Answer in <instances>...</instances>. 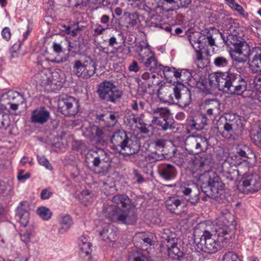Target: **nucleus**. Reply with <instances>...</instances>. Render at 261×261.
Masks as SVG:
<instances>
[{"label": "nucleus", "instance_id": "nucleus-1", "mask_svg": "<svg viewBox=\"0 0 261 261\" xmlns=\"http://www.w3.org/2000/svg\"><path fill=\"white\" fill-rule=\"evenodd\" d=\"M228 219L233 220L232 215L229 213H222L219 220L217 222L215 233L210 230L204 229L200 230L202 234L200 237V226L197 227L194 231V242L198 245L203 252L212 254L216 252L221 248V243L227 242L234 237L233 230H231L230 225L232 221Z\"/></svg>", "mask_w": 261, "mask_h": 261}, {"label": "nucleus", "instance_id": "nucleus-2", "mask_svg": "<svg viewBox=\"0 0 261 261\" xmlns=\"http://www.w3.org/2000/svg\"><path fill=\"white\" fill-rule=\"evenodd\" d=\"M208 80L211 88L231 95H241L246 88V82L242 76L230 71L211 73Z\"/></svg>", "mask_w": 261, "mask_h": 261}, {"label": "nucleus", "instance_id": "nucleus-3", "mask_svg": "<svg viewBox=\"0 0 261 261\" xmlns=\"http://www.w3.org/2000/svg\"><path fill=\"white\" fill-rule=\"evenodd\" d=\"M199 181L201 184L202 191L212 199V202L220 203L225 184L219 176L212 170L205 171L199 175Z\"/></svg>", "mask_w": 261, "mask_h": 261}, {"label": "nucleus", "instance_id": "nucleus-4", "mask_svg": "<svg viewBox=\"0 0 261 261\" xmlns=\"http://www.w3.org/2000/svg\"><path fill=\"white\" fill-rule=\"evenodd\" d=\"M241 127L242 124L239 117L234 113L226 114L224 117H221L214 125L217 133L226 139L233 138Z\"/></svg>", "mask_w": 261, "mask_h": 261}, {"label": "nucleus", "instance_id": "nucleus-5", "mask_svg": "<svg viewBox=\"0 0 261 261\" xmlns=\"http://www.w3.org/2000/svg\"><path fill=\"white\" fill-rule=\"evenodd\" d=\"M236 155L227 156L221 166V173L227 180L233 181L238 179L239 176H242L243 172L241 171L242 166L239 165L240 162L237 161Z\"/></svg>", "mask_w": 261, "mask_h": 261}, {"label": "nucleus", "instance_id": "nucleus-6", "mask_svg": "<svg viewBox=\"0 0 261 261\" xmlns=\"http://www.w3.org/2000/svg\"><path fill=\"white\" fill-rule=\"evenodd\" d=\"M232 45L231 47L230 56L234 64L244 63L250 55V48L249 44L242 38L238 40H233L229 43Z\"/></svg>", "mask_w": 261, "mask_h": 261}, {"label": "nucleus", "instance_id": "nucleus-7", "mask_svg": "<svg viewBox=\"0 0 261 261\" xmlns=\"http://www.w3.org/2000/svg\"><path fill=\"white\" fill-rule=\"evenodd\" d=\"M96 70L95 62L88 57L85 60L75 61L73 65V72L79 77L88 79L93 76Z\"/></svg>", "mask_w": 261, "mask_h": 261}, {"label": "nucleus", "instance_id": "nucleus-8", "mask_svg": "<svg viewBox=\"0 0 261 261\" xmlns=\"http://www.w3.org/2000/svg\"><path fill=\"white\" fill-rule=\"evenodd\" d=\"M238 185V190L245 194L257 192L261 189V178L257 174H242Z\"/></svg>", "mask_w": 261, "mask_h": 261}, {"label": "nucleus", "instance_id": "nucleus-9", "mask_svg": "<svg viewBox=\"0 0 261 261\" xmlns=\"http://www.w3.org/2000/svg\"><path fill=\"white\" fill-rule=\"evenodd\" d=\"M152 121L161 126L164 130L174 128V121L171 118L169 110L166 108H157L151 111Z\"/></svg>", "mask_w": 261, "mask_h": 261}, {"label": "nucleus", "instance_id": "nucleus-10", "mask_svg": "<svg viewBox=\"0 0 261 261\" xmlns=\"http://www.w3.org/2000/svg\"><path fill=\"white\" fill-rule=\"evenodd\" d=\"M97 92L101 99L113 102L121 96V92L112 82L107 81L99 84Z\"/></svg>", "mask_w": 261, "mask_h": 261}, {"label": "nucleus", "instance_id": "nucleus-11", "mask_svg": "<svg viewBox=\"0 0 261 261\" xmlns=\"http://www.w3.org/2000/svg\"><path fill=\"white\" fill-rule=\"evenodd\" d=\"M140 111L139 114L132 113L133 122H132V135L135 138L140 139L141 138L142 134H146L148 130L146 127V124L144 122V116L143 115V109L144 103L143 101H140Z\"/></svg>", "mask_w": 261, "mask_h": 261}, {"label": "nucleus", "instance_id": "nucleus-12", "mask_svg": "<svg viewBox=\"0 0 261 261\" xmlns=\"http://www.w3.org/2000/svg\"><path fill=\"white\" fill-rule=\"evenodd\" d=\"M206 138L198 136H190L185 141V149L190 154H198L205 151L208 147Z\"/></svg>", "mask_w": 261, "mask_h": 261}, {"label": "nucleus", "instance_id": "nucleus-13", "mask_svg": "<svg viewBox=\"0 0 261 261\" xmlns=\"http://www.w3.org/2000/svg\"><path fill=\"white\" fill-rule=\"evenodd\" d=\"M92 158L94 166L99 167L103 171L107 170L110 168L111 159L103 149L97 148L96 150L89 151L86 159L90 160Z\"/></svg>", "mask_w": 261, "mask_h": 261}, {"label": "nucleus", "instance_id": "nucleus-14", "mask_svg": "<svg viewBox=\"0 0 261 261\" xmlns=\"http://www.w3.org/2000/svg\"><path fill=\"white\" fill-rule=\"evenodd\" d=\"M102 212L106 217L112 221L126 224L128 212L125 210H121L116 205L107 203L103 204Z\"/></svg>", "mask_w": 261, "mask_h": 261}, {"label": "nucleus", "instance_id": "nucleus-15", "mask_svg": "<svg viewBox=\"0 0 261 261\" xmlns=\"http://www.w3.org/2000/svg\"><path fill=\"white\" fill-rule=\"evenodd\" d=\"M133 48L134 51L139 57V60L144 63L145 66L149 67L151 71H154L158 61L150 49L148 47H143L141 45H136Z\"/></svg>", "mask_w": 261, "mask_h": 261}, {"label": "nucleus", "instance_id": "nucleus-16", "mask_svg": "<svg viewBox=\"0 0 261 261\" xmlns=\"http://www.w3.org/2000/svg\"><path fill=\"white\" fill-rule=\"evenodd\" d=\"M79 100L71 96H66L58 101V109L65 116L75 115L79 112Z\"/></svg>", "mask_w": 261, "mask_h": 261}, {"label": "nucleus", "instance_id": "nucleus-17", "mask_svg": "<svg viewBox=\"0 0 261 261\" xmlns=\"http://www.w3.org/2000/svg\"><path fill=\"white\" fill-rule=\"evenodd\" d=\"M216 31L214 29L208 30L206 35H202L198 32L192 33L189 37V41L194 49H201L204 47L203 40H206L208 44L213 46L215 45L213 33Z\"/></svg>", "mask_w": 261, "mask_h": 261}, {"label": "nucleus", "instance_id": "nucleus-18", "mask_svg": "<svg viewBox=\"0 0 261 261\" xmlns=\"http://www.w3.org/2000/svg\"><path fill=\"white\" fill-rule=\"evenodd\" d=\"M25 102V99L22 95L19 92L10 91L3 94L0 97V103L2 105H9L10 109L16 111L18 106Z\"/></svg>", "mask_w": 261, "mask_h": 261}, {"label": "nucleus", "instance_id": "nucleus-19", "mask_svg": "<svg viewBox=\"0 0 261 261\" xmlns=\"http://www.w3.org/2000/svg\"><path fill=\"white\" fill-rule=\"evenodd\" d=\"M174 103L178 105L181 107H186L191 103V94L190 90L183 84H178L175 86Z\"/></svg>", "mask_w": 261, "mask_h": 261}, {"label": "nucleus", "instance_id": "nucleus-20", "mask_svg": "<svg viewBox=\"0 0 261 261\" xmlns=\"http://www.w3.org/2000/svg\"><path fill=\"white\" fill-rule=\"evenodd\" d=\"M156 75L154 74H152L151 79L152 81H148L145 82H141V80L139 77L136 78V81L138 84V92L139 94H143L144 93H148L152 94L155 91H158L159 89L158 86L160 83V80H155Z\"/></svg>", "mask_w": 261, "mask_h": 261}, {"label": "nucleus", "instance_id": "nucleus-21", "mask_svg": "<svg viewBox=\"0 0 261 261\" xmlns=\"http://www.w3.org/2000/svg\"><path fill=\"white\" fill-rule=\"evenodd\" d=\"M180 191L184 194L185 198L192 204H195L199 201L200 192L195 184L181 185Z\"/></svg>", "mask_w": 261, "mask_h": 261}, {"label": "nucleus", "instance_id": "nucleus-22", "mask_svg": "<svg viewBox=\"0 0 261 261\" xmlns=\"http://www.w3.org/2000/svg\"><path fill=\"white\" fill-rule=\"evenodd\" d=\"M128 140L125 132L123 130H119L113 134L111 140L114 146L120 147V151L122 154L129 155V153L124 151L126 148L130 149L129 146L127 145Z\"/></svg>", "mask_w": 261, "mask_h": 261}, {"label": "nucleus", "instance_id": "nucleus-23", "mask_svg": "<svg viewBox=\"0 0 261 261\" xmlns=\"http://www.w3.org/2000/svg\"><path fill=\"white\" fill-rule=\"evenodd\" d=\"M175 90V86L161 85L158 90V96L161 100L165 102L174 103L175 102L174 97Z\"/></svg>", "mask_w": 261, "mask_h": 261}, {"label": "nucleus", "instance_id": "nucleus-24", "mask_svg": "<svg viewBox=\"0 0 261 261\" xmlns=\"http://www.w3.org/2000/svg\"><path fill=\"white\" fill-rule=\"evenodd\" d=\"M166 207L170 212L178 214L186 203L184 200L179 199L176 196L169 197L165 202Z\"/></svg>", "mask_w": 261, "mask_h": 261}, {"label": "nucleus", "instance_id": "nucleus-25", "mask_svg": "<svg viewBox=\"0 0 261 261\" xmlns=\"http://www.w3.org/2000/svg\"><path fill=\"white\" fill-rule=\"evenodd\" d=\"M50 113L44 107H40L33 111L31 120L33 122L43 124L49 119Z\"/></svg>", "mask_w": 261, "mask_h": 261}, {"label": "nucleus", "instance_id": "nucleus-26", "mask_svg": "<svg viewBox=\"0 0 261 261\" xmlns=\"http://www.w3.org/2000/svg\"><path fill=\"white\" fill-rule=\"evenodd\" d=\"M134 245L140 248L142 250H147L148 247L152 245V240L146 237L143 232H139L137 233L133 238Z\"/></svg>", "mask_w": 261, "mask_h": 261}, {"label": "nucleus", "instance_id": "nucleus-27", "mask_svg": "<svg viewBox=\"0 0 261 261\" xmlns=\"http://www.w3.org/2000/svg\"><path fill=\"white\" fill-rule=\"evenodd\" d=\"M158 172L163 179L169 180L176 176V170L171 164H162L158 167Z\"/></svg>", "mask_w": 261, "mask_h": 261}, {"label": "nucleus", "instance_id": "nucleus-28", "mask_svg": "<svg viewBox=\"0 0 261 261\" xmlns=\"http://www.w3.org/2000/svg\"><path fill=\"white\" fill-rule=\"evenodd\" d=\"M42 82L47 85H57L58 83L62 82V79L57 72H51L48 70L42 71L40 73Z\"/></svg>", "mask_w": 261, "mask_h": 261}, {"label": "nucleus", "instance_id": "nucleus-29", "mask_svg": "<svg viewBox=\"0 0 261 261\" xmlns=\"http://www.w3.org/2000/svg\"><path fill=\"white\" fill-rule=\"evenodd\" d=\"M254 53L255 54L249 64V68L252 73L261 72V48H254L252 53Z\"/></svg>", "mask_w": 261, "mask_h": 261}, {"label": "nucleus", "instance_id": "nucleus-30", "mask_svg": "<svg viewBox=\"0 0 261 261\" xmlns=\"http://www.w3.org/2000/svg\"><path fill=\"white\" fill-rule=\"evenodd\" d=\"M177 71L178 70L174 67L164 66L158 63L156 67L154 68V71H152L157 72L160 74L161 72H163L165 77L167 80H169L170 82H171L172 81V78L174 77L175 79H176V73H177Z\"/></svg>", "mask_w": 261, "mask_h": 261}, {"label": "nucleus", "instance_id": "nucleus-31", "mask_svg": "<svg viewBox=\"0 0 261 261\" xmlns=\"http://www.w3.org/2000/svg\"><path fill=\"white\" fill-rule=\"evenodd\" d=\"M213 65L218 70H225L230 67V60L226 56H216L213 59Z\"/></svg>", "mask_w": 261, "mask_h": 261}, {"label": "nucleus", "instance_id": "nucleus-32", "mask_svg": "<svg viewBox=\"0 0 261 261\" xmlns=\"http://www.w3.org/2000/svg\"><path fill=\"white\" fill-rule=\"evenodd\" d=\"M90 237L83 234L81 236L79 240V245L80 247V252L82 254L88 255L91 252V244L90 243Z\"/></svg>", "mask_w": 261, "mask_h": 261}, {"label": "nucleus", "instance_id": "nucleus-33", "mask_svg": "<svg viewBox=\"0 0 261 261\" xmlns=\"http://www.w3.org/2000/svg\"><path fill=\"white\" fill-rule=\"evenodd\" d=\"M221 112L220 103L218 100H211L206 107V114L211 119L218 116Z\"/></svg>", "mask_w": 261, "mask_h": 261}, {"label": "nucleus", "instance_id": "nucleus-34", "mask_svg": "<svg viewBox=\"0 0 261 261\" xmlns=\"http://www.w3.org/2000/svg\"><path fill=\"white\" fill-rule=\"evenodd\" d=\"M207 121L208 118L205 114H200L192 121L191 126L197 130H200L207 124Z\"/></svg>", "mask_w": 261, "mask_h": 261}, {"label": "nucleus", "instance_id": "nucleus-35", "mask_svg": "<svg viewBox=\"0 0 261 261\" xmlns=\"http://www.w3.org/2000/svg\"><path fill=\"white\" fill-rule=\"evenodd\" d=\"M27 204V202L26 201H23L20 203V205L17 207V217L19 218L21 225L24 227L27 225L29 219V213L22 207L23 206Z\"/></svg>", "mask_w": 261, "mask_h": 261}, {"label": "nucleus", "instance_id": "nucleus-36", "mask_svg": "<svg viewBox=\"0 0 261 261\" xmlns=\"http://www.w3.org/2000/svg\"><path fill=\"white\" fill-rule=\"evenodd\" d=\"M227 34L228 35L227 36L226 41L227 44H229V43L232 42L233 40H237L240 38H241L239 36L240 28L237 27L236 23H234L233 25H230L229 27H227Z\"/></svg>", "mask_w": 261, "mask_h": 261}, {"label": "nucleus", "instance_id": "nucleus-37", "mask_svg": "<svg viewBox=\"0 0 261 261\" xmlns=\"http://www.w3.org/2000/svg\"><path fill=\"white\" fill-rule=\"evenodd\" d=\"M100 235L105 241H112L116 237V232L111 226L107 225L103 227V229L100 231Z\"/></svg>", "mask_w": 261, "mask_h": 261}, {"label": "nucleus", "instance_id": "nucleus-38", "mask_svg": "<svg viewBox=\"0 0 261 261\" xmlns=\"http://www.w3.org/2000/svg\"><path fill=\"white\" fill-rule=\"evenodd\" d=\"M72 224L71 217L68 215L61 217L59 232L62 234L67 231Z\"/></svg>", "mask_w": 261, "mask_h": 261}, {"label": "nucleus", "instance_id": "nucleus-39", "mask_svg": "<svg viewBox=\"0 0 261 261\" xmlns=\"http://www.w3.org/2000/svg\"><path fill=\"white\" fill-rule=\"evenodd\" d=\"M136 163L139 166H141V163L143 162L145 160L150 161V162H155L157 160L154 155H149L148 156H144L142 153H132V160Z\"/></svg>", "mask_w": 261, "mask_h": 261}, {"label": "nucleus", "instance_id": "nucleus-40", "mask_svg": "<svg viewBox=\"0 0 261 261\" xmlns=\"http://www.w3.org/2000/svg\"><path fill=\"white\" fill-rule=\"evenodd\" d=\"M168 255L170 257L176 259H179L180 257L182 256V252H181L177 247V243L173 242L171 243V246L167 245Z\"/></svg>", "mask_w": 261, "mask_h": 261}, {"label": "nucleus", "instance_id": "nucleus-41", "mask_svg": "<svg viewBox=\"0 0 261 261\" xmlns=\"http://www.w3.org/2000/svg\"><path fill=\"white\" fill-rule=\"evenodd\" d=\"M129 201V198L127 196L123 195H117L114 196L112 201V202L116 204V205L118 207H119L118 205L119 204H121L123 210H125L127 212L128 209L127 205Z\"/></svg>", "mask_w": 261, "mask_h": 261}, {"label": "nucleus", "instance_id": "nucleus-42", "mask_svg": "<svg viewBox=\"0 0 261 261\" xmlns=\"http://www.w3.org/2000/svg\"><path fill=\"white\" fill-rule=\"evenodd\" d=\"M100 50L106 54L109 57L110 60L115 62L121 58L119 54L117 53L118 49L116 48L111 49L110 47H101Z\"/></svg>", "mask_w": 261, "mask_h": 261}, {"label": "nucleus", "instance_id": "nucleus-43", "mask_svg": "<svg viewBox=\"0 0 261 261\" xmlns=\"http://www.w3.org/2000/svg\"><path fill=\"white\" fill-rule=\"evenodd\" d=\"M37 214L44 220H48L51 216L52 213L50 210L45 207H41L37 210Z\"/></svg>", "mask_w": 261, "mask_h": 261}, {"label": "nucleus", "instance_id": "nucleus-44", "mask_svg": "<svg viewBox=\"0 0 261 261\" xmlns=\"http://www.w3.org/2000/svg\"><path fill=\"white\" fill-rule=\"evenodd\" d=\"M191 73L188 72L187 70L178 69L177 73H176V80L177 82H184L188 81L190 77Z\"/></svg>", "mask_w": 261, "mask_h": 261}, {"label": "nucleus", "instance_id": "nucleus-45", "mask_svg": "<svg viewBox=\"0 0 261 261\" xmlns=\"http://www.w3.org/2000/svg\"><path fill=\"white\" fill-rule=\"evenodd\" d=\"M196 52V58L195 60V62L197 64L198 67L200 68H203L206 65L203 62V59L202 57V53L201 51V49H195Z\"/></svg>", "mask_w": 261, "mask_h": 261}, {"label": "nucleus", "instance_id": "nucleus-46", "mask_svg": "<svg viewBox=\"0 0 261 261\" xmlns=\"http://www.w3.org/2000/svg\"><path fill=\"white\" fill-rule=\"evenodd\" d=\"M252 142L261 148V127H258L251 136Z\"/></svg>", "mask_w": 261, "mask_h": 261}, {"label": "nucleus", "instance_id": "nucleus-47", "mask_svg": "<svg viewBox=\"0 0 261 261\" xmlns=\"http://www.w3.org/2000/svg\"><path fill=\"white\" fill-rule=\"evenodd\" d=\"M33 235V231L32 229L26 230L23 233H20L21 240L27 244L31 241V238Z\"/></svg>", "mask_w": 261, "mask_h": 261}, {"label": "nucleus", "instance_id": "nucleus-48", "mask_svg": "<svg viewBox=\"0 0 261 261\" xmlns=\"http://www.w3.org/2000/svg\"><path fill=\"white\" fill-rule=\"evenodd\" d=\"M134 176L133 177L134 181V184H141L145 181L147 180L143 176V175L141 174V173L137 170H134Z\"/></svg>", "mask_w": 261, "mask_h": 261}, {"label": "nucleus", "instance_id": "nucleus-49", "mask_svg": "<svg viewBox=\"0 0 261 261\" xmlns=\"http://www.w3.org/2000/svg\"><path fill=\"white\" fill-rule=\"evenodd\" d=\"M239 256L233 252H228L224 254L223 261H238Z\"/></svg>", "mask_w": 261, "mask_h": 261}, {"label": "nucleus", "instance_id": "nucleus-50", "mask_svg": "<svg viewBox=\"0 0 261 261\" xmlns=\"http://www.w3.org/2000/svg\"><path fill=\"white\" fill-rule=\"evenodd\" d=\"M252 85L257 91L261 92V74L254 77Z\"/></svg>", "mask_w": 261, "mask_h": 261}, {"label": "nucleus", "instance_id": "nucleus-51", "mask_svg": "<svg viewBox=\"0 0 261 261\" xmlns=\"http://www.w3.org/2000/svg\"><path fill=\"white\" fill-rule=\"evenodd\" d=\"M237 153L241 158H247L246 150H248V147L246 146L239 145L237 148Z\"/></svg>", "mask_w": 261, "mask_h": 261}, {"label": "nucleus", "instance_id": "nucleus-52", "mask_svg": "<svg viewBox=\"0 0 261 261\" xmlns=\"http://www.w3.org/2000/svg\"><path fill=\"white\" fill-rule=\"evenodd\" d=\"M93 133H94L96 136L100 138H103L105 136V130L96 126L92 127Z\"/></svg>", "mask_w": 261, "mask_h": 261}, {"label": "nucleus", "instance_id": "nucleus-53", "mask_svg": "<svg viewBox=\"0 0 261 261\" xmlns=\"http://www.w3.org/2000/svg\"><path fill=\"white\" fill-rule=\"evenodd\" d=\"M37 160L40 165L44 166L47 169H49L51 165L48 160L43 156H37Z\"/></svg>", "mask_w": 261, "mask_h": 261}, {"label": "nucleus", "instance_id": "nucleus-54", "mask_svg": "<svg viewBox=\"0 0 261 261\" xmlns=\"http://www.w3.org/2000/svg\"><path fill=\"white\" fill-rule=\"evenodd\" d=\"M4 117V115L0 113V129L2 128H6L10 125L9 121L5 119Z\"/></svg>", "mask_w": 261, "mask_h": 261}, {"label": "nucleus", "instance_id": "nucleus-55", "mask_svg": "<svg viewBox=\"0 0 261 261\" xmlns=\"http://www.w3.org/2000/svg\"><path fill=\"white\" fill-rule=\"evenodd\" d=\"M52 195L53 193L51 191L47 189H44L42 190L40 196L42 199L44 200L48 199Z\"/></svg>", "mask_w": 261, "mask_h": 261}, {"label": "nucleus", "instance_id": "nucleus-56", "mask_svg": "<svg viewBox=\"0 0 261 261\" xmlns=\"http://www.w3.org/2000/svg\"><path fill=\"white\" fill-rule=\"evenodd\" d=\"M142 101L141 100H136L133 101V103L132 105V108L133 110L135 111L133 113L135 114H139V111H140V107L139 102Z\"/></svg>", "mask_w": 261, "mask_h": 261}, {"label": "nucleus", "instance_id": "nucleus-57", "mask_svg": "<svg viewBox=\"0 0 261 261\" xmlns=\"http://www.w3.org/2000/svg\"><path fill=\"white\" fill-rule=\"evenodd\" d=\"M2 35L3 38L6 40H9L11 37L10 29L8 27L5 28L2 32Z\"/></svg>", "mask_w": 261, "mask_h": 261}, {"label": "nucleus", "instance_id": "nucleus-58", "mask_svg": "<svg viewBox=\"0 0 261 261\" xmlns=\"http://www.w3.org/2000/svg\"><path fill=\"white\" fill-rule=\"evenodd\" d=\"M31 176L30 173L27 172L24 173L23 171H21L19 172L17 177L19 180H25L29 178Z\"/></svg>", "mask_w": 261, "mask_h": 261}, {"label": "nucleus", "instance_id": "nucleus-59", "mask_svg": "<svg viewBox=\"0 0 261 261\" xmlns=\"http://www.w3.org/2000/svg\"><path fill=\"white\" fill-rule=\"evenodd\" d=\"M121 19L125 21L126 25L127 26L130 24V13L128 12H125L123 13Z\"/></svg>", "mask_w": 261, "mask_h": 261}, {"label": "nucleus", "instance_id": "nucleus-60", "mask_svg": "<svg viewBox=\"0 0 261 261\" xmlns=\"http://www.w3.org/2000/svg\"><path fill=\"white\" fill-rule=\"evenodd\" d=\"M232 6L233 8H235V9L241 14L242 15H244V10L242 7L237 4L234 1V3L233 4H230Z\"/></svg>", "mask_w": 261, "mask_h": 261}, {"label": "nucleus", "instance_id": "nucleus-61", "mask_svg": "<svg viewBox=\"0 0 261 261\" xmlns=\"http://www.w3.org/2000/svg\"><path fill=\"white\" fill-rule=\"evenodd\" d=\"M118 43L116 39L114 37H111L109 40V46L112 47V48H116L117 46H118Z\"/></svg>", "mask_w": 261, "mask_h": 261}, {"label": "nucleus", "instance_id": "nucleus-62", "mask_svg": "<svg viewBox=\"0 0 261 261\" xmlns=\"http://www.w3.org/2000/svg\"><path fill=\"white\" fill-rule=\"evenodd\" d=\"M134 261H149L148 258L142 254H138L137 256L134 257Z\"/></svg>", "mask_w": 261, "mask_h": 261}, {"label": "nucleus", "instance_id": "nucleus-63", "mask_svg": "<svg viewBox=\"0 0 261 261\" xmlns=\"http://www.w3.org/2000/svg\"><path fill=\"white\" fill-rule=\"evenodd\" d=\"M140 70V67L137 61H133L132 63V71L137 72Z\"/></svg>", "mask_w": 261, "mask_h": 261}, {"label": "nucleus", "instance_id": "nucleus-64", "mask_svg": "<svg viewBox=\"0 0 261 261\" xmlns=\"http://www.w3.org/2000/svg\"><path fill=\"white\" fill-rule=\"evenodd\" d=\"M53 47L54 48V50L56 53H59L62 52V47L60 44H58L57 43H54Z\"/></svg>", "mask_w": 261, "mask_h": 261}]
</instances>
